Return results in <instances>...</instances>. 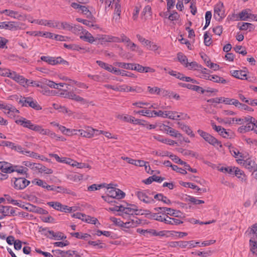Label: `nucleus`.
Masks as SVG:
<instances>
[{"label": "nucleus", "mask_w": 257, "mask_h": 257, "mask_svg": "<svg viewBox=\"0 0 257 257\" xmlns=\"http://www.w3.org/2000/svg\"><path fill=\"white\" fill-rule=\"evenodd\" d=\"M209 104L214 107L220 103H224L226 104H233L235 106L238 103V100L235 99H231L230 97H214L209 99H205Z\"/></svg>", "instance_id": "nucleus-1"}, {"label": "nucleus", "mask_w": 257, "mask_h": 257, "mask_svg": "<svg viewBox=\"0 0 257 257\" xmlns=\"http://www.w3.org/2000/svg\"><path fill=\"white\" fill-rule=\"evenodd\" d=\"M197 132L199 134V135L209 144L215 147H216L217 146H219L220 148L222 147L221 142L219 141L215 138H214L209 134L201 130H198Z\"/></svg>", "instance_id": "nucleus-2"}, {"label": "nucleus", "mask_w": 257, "mask_h": 257, "mask_svg": "<svg viewBox=\"0 0 257 257\" xmlns=\"http://www.w3.org/2000/svg\"><path fill=\"white\" fill-rule=\"evenodd\" d=\"M148 90L152 94H156L158 95H162L163 96H179L177 94H174L173 92H170L168 90L163 89H160L157 87H148Z\"/></svg>", "instance_id": "nucleus-3"}, {"label": "nucleus", "mask_w": 257, "mask_h": 257, "mask_svg": "<svg viewBox=\"0 0 257 257\" xmlns=\"http://www.w3.org/2000/svg\"><path fill=\"white\" fill-rule=\"evenodd\" d=\"M214 18L216 20L220 21L225 17V9L222 3H218L214 8Z\"/></svg>", "instance_id": "nucleus-4"}, {"label": "nucleus", "mask_w": 257, "mask_h": 257, "mask_svg": "<svg viewBox=\"0 0 257 257\" xmlns=\"http://www.w3.org/2000/svg\"><path fill=\"white\" fill-rule=\"evenodd\" d=\"M26 97H23L21 98H19L17 97V101L20 104H21L22 106H29L32 108L39 110L42 109L41 106L38 103L37 101H29L26 99Z\"/></svg>", "instance_id": "nucleus-5"}, {"label": "nucleus", "mask_w": 257, "mask_h": 257, "mask_svg": "<svg viewBox=\"0 0 257 257\" xmlns=\"http://www.w3.org/2000/svg\"><path fill=\"white\" fill-rule=\"evenodd\" d=\"M247 11H250V10H244L239 13L238 15H236V20L247 21L252 20L257 21V15L248 13Z\"/></svg>", "instance_id": "nucleus-6"}, {"label": "nucleus", "mask_w": 257, "mask_h": 257, "mask_svg": "<svg viewBox=\"0 0 257 257\" xmlns=\"http://www.w3.org/2000/svg\"><path fill=\"white\" fill-rule=\"evenodd\" d=\"M155 116H161L163 118H169L172 119H179L180 115L175 111L159 110L155 112Z\"/></svg>", "instance_id": "nucleus-7"}, {"label": "nucleus", "mask_w": 257, "mask_h": 257, "mask_svg": "<svg viewBox=\"0 0 257 257\" xmlns=\"http://www.w3.org/2000/svg\"><path fill=\"white\" fill-rule=\"evenodd\" d=\"M14 179V187L17 190L24 189L30 183V181L24 177L15 178Z\"/></svg>", "instance_id": "nucleus-8"}, {"label": "nucleus", "mask_w": 257, "mask_h": 257, "mask_svg": "<svg viewBox=\"0 0 257 257\" xmlns=\"http://www.w3.org/2000/svg\"><path fill=\"white\" fill-rule=\"evenodd\" d=\"M22 208L30 212H35L40 214H48V212L46 210L39 207H37L29 203H27L26 205H23Z\"/></svg>", "instance_id": "nucleus-9"}, {"label": "nucleus", "mask_w": 257, "mask_h": 257, "mask_svg": "<svg viewBox=\"0 0 257 257\" xmlns=\"http://www.w3.org/2000/svg\"><path fill=\"white\" fill-rule=\"evenodd\" d=\"M136 194L140 201L146 204H152L155 202L154 199L149 197L145 191H137Z\"/></svg>", "instance_id": "nucleus-10"}, {"label": "nucleus", "mask_w": 257, "mask_h": 257, "mask_svg": "<svg viewBox=\"0 0 257 257\" xmlns=\"http://www.w3.org/2000/svg\"><path fill=\"white\" fill-rule=\"evenodd\" d=\"M98 130L94 129L90 126H87L85 130H79L78 132L81 137L90 138L94 136V134L97 133Z\"/></svg>", "instance_id": "nucleus-11"}, {"label": "nucleus", "mask_w": 257, "mask_h": 257, "mask_svg": "<svg viewBox=\"0 0 257 257\" xmlns=\"http://www.w3.org/2000/svg\"><path fill=\"white\" fill-rule=\"evenodd\" d=\"M16 123L34 131L36 130L37 126V124L32 123L30 120H27L24 117H21L20 119L16 120Z\"/></svg>", "instance_id": "nucleus-12"}, {"label": "nucleus", "mask_w": 257, "mask_h": 257, "mask_svg": "<svg viewBox=\"0 0 257 257\" xmlns=\"http://www.w3.org/2000/svg\"><path fill=\"white\" fill-rule=\"evenodd\" d=\"M107 194L112 198H115L117 199H122L125 195V193L122 191L118 188L107 190Z\"/></svg>", "instance_id": "nucleus-13"}, {"label": "nucleus", "mask_w": 257, "mask_h": 257, "mask_svg": "<svg viewBox=\"0 0 257 257\" xmlns=\"http://www.w3.org/2000/svg\"><path fill=\"white\" fill-rule=\"evenodd\" d=\"M11 78L19 83L24 87H28L27 82L28 79L25 78L23 76L18 74L16 72L13 71L10 74Z\"/></svg>", "instance_id": "nucleus-14"}, {"label": "nucleus", "mask_w": 257, "mask_h": 257, "mask_svg": "<svg viewBox=\"0 0 257 257\" xmlns=\"http://www.w3.org/2000/svg\"><path fill=\"white\" fill-rule=\"evenodd\" d=\"M47 232L49 233L51 236H48L47 233H45L44 235L50 239L54 238L57 240H63L66 238V236L64 235L61 232L58 231L55 232L53 230H48Z\"/></svg>", "instance_id": "nucleus-15"}, {"label": "nucleus", "mask_w": 257, "mask_h": 257, "mask_svg": "<svg viewBox=\"0 0 257 257\" xmlns=\"http://www.w3.org/2000/svg\"><path fill=\"white\" fill-rule=\"evenodd\" d=\"M243 165L250 172H255L257 170V165L253 160L248 158L243 161Z\"/></svg>", "instance_id": "nucleus-16"}, {"label": "nucleus", "mask_w": 257, "mask_h": 257, "mask_svg": "<svg viewBox=\"0 0 257 257\" xmlns=\"http://www.w3.org/2000/svg\"><path fill=\"white\" fill-rule=\"evenodd\" d=\"M144 213H143L142 214H145L148 218L161 222L162 221L164 216L160 215L159 213H151L148 210H144Z\"/></svg>", "instance_id": "nucleus-17"}, {"label": "nucleus", "mask_w": 257, "mask_h": 257, "mask_svg": "<svg viewBox=\"0 0 257 257\" xmlns=\"http://www.w3.org/2000/svg\"><path fill=\"white\" fill-rule=\"evenodd\" d=\"M17 167V166H13L11 164L8 162H3V164H2V167H1V171L6 174L11 173L14 172V168Z\"/></svg>", "instance_id": "nucleus-18"}, {"label": "nucleus", "mask_w": 257, "mask_h": 257, "mask_svg": "<svg viewBox=\"0 0 257 257\" xmlns=\"http://www.w3.org/2000/svg\"><path fill=\"white\" fill-rule=\"evenodd\" d=\"M169 247L184 248L187 247L186 241H170L168 243Z\"/></svg>", "instance_id": "nucleus-19"}, {"label": "nucleus", "mask_w": 257, "mask_h": 257, "mask_svg": "<svg viewBox=\"0 0 257 257\" xmlns=\"http://www.w3.org/2000/svg\"><path fill=\"white\" fill-rule=\"evenodd\" d=\"M121 37L122 38V42L127 44L126 46H130L132 51H135L136 48L138 47L136 44L132 42L131 40L123 34H121Z\"/></svg>", "instance_id": "nucleus-20"}, {"label": "nucleus", "mask_w": 257, "mask_h": 257, "mask_svg": "<svg viewBox=\"0 0 257 257\" xmlns=\"http://www.w3.org/2000/svg\"><path fill=\"white\" fill-rule=\"evenodd\" d=\"M64 47L68 49L76 50V51H80L83 50L84 52H89V49L86 48L81 47L79 46L76 44H64Z\"/></svg>", "instance_id": "nucleus-21"}, {"label": "nucleus", "mask_w": 257, "mask_h": 257, "mask_svg": "<svg viewBox=\"0 0 257 257\" xmlns=\"http://www.w3.org/2000/svg\"><path fill=\"white\" fill-rule=\"evenodd\" d=\"M232 75L238 79L242 80H247L248 78L246 77V74L245 71L242 70H233L231 72Z\"/></svg>", "instance_id": "nucleus-22"}, {"label": "nucleus", "mask_w": 257, "mask_h": 257, "mask_svg": "<svg viewBox=\"0 0 257 257\" xmlns=\"http://www.w3.org/2000/svg\"><path fill=\"white\" fill-rule=\"evenodd\" d=\"M80 38L90 43H92L95 41L92 35L86 30H84V34L80 36Z\"/></svg>", "instance_id": "nucleus-23"}, {"label": "nucleus", "mask_w": 257, "mask_h": 257, "mask_svg": "<svg viewBox=\"0 0 257 257\" xmlns=\"http://www.w3.org/2000/svg\"><path fill=\"white\" fill-rule=\"evenodd\" d=\"M167 214L179 218H183L185 217L183 216V213H182L180 211L171 208H169L168 212H167Z\"/></svg>", "instance_id": "nucleus-24"}, {"label": "nucleus", "mask_w": 257, "mask_h": 257, "mask_svg": "<svg viewBox=\"0 0 257 257\" xmlns=\"http://www.w3.org/2000/svg\"><path fill=\"white\" fill-rule=\"evenodd\" d=\"M71 99L76 102L79 103L81 105L84 107H87L89 104H92V102L89 101L88 100L84 99L83 97H72Z\"/></svg>", "instance_id": "nucleus-25"}, {"label": "nucleus", "mask_w": 257, "mask_h": 257, "mask_svg": "<svg viewBox=\"0 0 257 257\" xmlns=\"http://www.w3.org/2000/svg\"><path fill=\"white\" fill-rule=\"evenodd\" d=\"M70 31L76 35L80 36L84 33V30H83L82 27L79 25L72 26V29H71Z\"/></svg>", "instance_id": "nucleus-26"}, {"label": "nucleus", "mask_w": 257, "mask_h": 257, "mask_svg": "<svg viewBox=\"0 0 257 257\" xmlns=\"http://www.w3.org/2000/svg\"><path fill=\"white\" fill-rule=\"evenodd\" d=\"M247 119L249 120L248 121H244V122L246 123L245 125L246 130L247 132L252 131L254 128V124L253 123L254 118L250 117V118H247Z\"/></svg>", "instance_id": "nucleus-27"}, {"label": "nucleus", "mask_w": 257, "mask_h": 257, "mask_svg": "<svg viewBox=\"0 0 257 257\" xmlns=\"http://www.w3.org/2000/svg\"><path fill=\"white\" fill-rule=\"evenodd\" d=\"M115 66L127 70H133L134 64L133 63H126L124 62H116Z\"/></svg>", "instance_id": "nucleus-28"}, {"label": "nucleus", "mask_w": 257, "mask_h": 257, "mask_svg": "<svg viewBox=\"0 0 257 257\" xmlns=\"http://www.w3.org/2000/svg\"><path fill=\"white\" fill-rule=\"evenodd\" d=\"M155 112H157V111L155 110H144L142 109L136 112L137 113L145 115L148 117H153L155 116Z\"/></svg>", "instance_id": "nucleus-29"}, {"label": "nucleus", "mask_w": 257, "mask_h": 257, "mask_svg": "<svg viewBox=\"0 0 257 257\" xmlns=\"http://www.w3.org/2000/svg\"><path fill=\"white\" fill-rule=\"evenodd\" d=\"M250 250L253 253L257 252V242L255 237H253L249 240Z\"/></svg>", "instance_id": "nucleus-30"}, {"label": "nucleus", "mask_w": 257, "mask_h": 257, "mask_svg": "<svg viewBox=\"0 0 257 257\" xmlns=\"http://www.w3.org/2000/svg\"><path fill=\"white\" fill-rule=\"evenodd\" d=\"M177 58L178 61L182 64L185 65V67L188 66V62L187 57L182 53L179 52L177 54Z\"/></svg>", "instance_id": "nucleus-31"}, {"label": "nucleus", "mask_w": 257, "mask_h": 257, "mask_svg": "<svg viewBox=\"0 0 257 257\" xmlns=\"http://www.w3.org/2000/svg\"><path fill=\"white\" fill-rule=\"evenodd\" d=\"M210 80L214 82L220 83L222 84H225L227 82V81L224 79L223 77L215 75H211Z\"/></svg>", "instance_id": "nucleus-32"}, {"label": "nucleus", "mask_w": 257, "mask_h": 257, "mask_svg": "<svg viewBox=\"0 0 257 257\" xmlns=\"http://www.w3.org/2000/svg\"><path fill=\"white\" fill-rule=\"evenodd\" d=\"M57 193H64L68 194L74 195L73 192L70 190L64 188L62 186H55V190Z\"/></svg>", "instance_id": "nucleus-33"}, {"label": "nucleus", "mask_w": 257, "mask_h": 257, "mask_svg": "<svg viewBox=\"0 0 257 257\" xmlns=\"http://www.w3.org/2000/svg\"><path fill=\"white\" fill-rule=\"evenodd\" d=\"M36 132H38L42 135H45L50 136V133H51V131L47 129H44L41 125H37L36 130L35 131Z\"/></svg>", "instance_id": "nucleus-34"}, {"label": "nucleus", "mask_w": 257, "mask_h": 257, "mask_svg": "<svg viewBox=\"0 0 257 257\" xmlns=\"http://www.w3.org/2000/svg\"><path fill=\"white\" fill-rule=\"evenodd\" d=\"M35 36H42L46 38L53 39L54 34L50 32H35Z\"/></svg>", "instance_id": "nucleus-35"}, {"label": "nucleus", "mask_w": 257, "mask_h": 257, "mask_svg": "<svg viewBox=\"0 0 257 257\" xmlns=\"http://www.w3.org/2000/svg\"><path fill=\"white\" fill-rule=\"evenodd\" d=\"M42 82L39 81H34L32 80H28L27 84L28 87L31 86L33 87H41L42 88Z\"/></svg>", "instance_id": "nucleus-36"}, {"label": "nucleus", "mask_w": 257, "mask_h": 257, "mask_svg": "<svg viewBox=\"0 0 257 257\" xmlns=\"http://www.w3.org/2000/svg\"><path fill=\"white\" fill-rule=\"evenodd\" d=\"M219 134L221 136L224 138H231L232 136V133H230L229 132L226 131L225 129L223 127H222L219 132H218Z\"/></svg>", "instance_id": "nucleus-37"}, {"label": "nucleus", "mask_w": 257, "mask_h": 257, "mask_svg": "<svg viewBox=\"0 0 257 257\" xmlns=\"http://www.w3.org/2000/svg\"><path fill=\"white\" fill-rule=\"evenodd\" d=\"M41 59L50 65H55V58L52 57L43 56L41 57Z\"/></svg>", "instance_id": "nucleus-38"}, {"label": "nucleus", "mask_w": 257, "mask_h": 257, "mask_svg": "<svg viewBox=\"0 0 257 257\" xmlns=\"http://www.w3.org/2000/svg\"><path fill=\"white\" fill-rule=\"evenodd\" d=\"M5 196L6 197V199L9 203H11L21 208L22 206H23L21 203H19L17 200L12 199L10 195H5Z\"/></svg>", "instance_id": "nucleus-39"}, {"label": "nucleus", "mask_w": 257, "mask_h": 257, "mask_svg": "<svg viewBox=\"0 0 257 257\" xmlns=\"http://www.w3.org/2000/svg\"><path fill=\"white\" fill-rule=\"evenodd\" d=\"M60 22L58 21H54L52 20H47L46 26L50 27L58 28L60 29L59 27Z\"/></svg>", "instance_id": "nucleus-40"}, {"label": "nucleus", "mask_w": 257, "mask_h": 257, "mask_svg": "<svg viewBox=\"0 0 257 257\" xmlns=\"http://www.w3.org/2000/svg\"><path fill=\"white\" fill-rule=\"evenodd\" d=\"M59 27L60 29H62L63 30H66L70 31L71 29H72V25L66 22H62L60 23Z\"/></svg>", "instance_id": "nucleus-41"}, {"label": "nucleus", "mask_w": 257, "mask_h": 257, "mask_svg": "<svg viewBox=\"0 0 257 257\" xmlns=\"http://www.w3.org/2000/svg\"><path fill=\"white\" fill-rule=\"evenodd\" d=\"M47 204L58 211L61 210V206H62V204L59 202H49L47 203Z\"/></svg>", "instance_id": "nucleus-42"}, {"label": "nucleus", "mask_w": 257, "mask_h": 257, "mask_svg": "<svg viewBox=\"0 0 257 257\" xmlns=\"http://www.w3.org/2000/svg\"><path fill=\"white\" fill-rule=\"evenodd\" d=\"M105 183L96 185L95 184H92L88 187V191H94L100 189L102 187H105Z\"/></svg>", "instance_id": "nucleus-43"}, {"label": "nucleus", "mask_w": 257, "mask_h": 257, "mask_svg": "<svg viewBox=\"0 0 257 257\" xmlns=\"http://www.w3.org/2000/svg\"><path fill=\"white\" fill-rule=\"evenodd\" d=\"M249 120L247 119V117H245L244 118H232L231 120L229 121L230 123H233L234 121L236 124H243L244 121H248Z\"/></svg>", "instance_id": "nucleus-44"}, {"label": "nucleus", "mask_w": 257, "mask_h": 257, "mask_svg": "<svg viewBox=\"0 0 257 257\" xmlns=\"http://www.w3.org/2000/svg\"><path fill=\"white\" fill-rule=\"evenodd\" d=\"M110 35H98L95 38L96 40H98L99 41H101L103 42H108L110 41Z\"/></svg>", "instance_id": "nucleus-45"}, {"label": "nucleus", "mask_w": 257, "mask_h": 257, "mask_svg": "<svg viewBox=\"0 0 257 257\" xmlns=\"http://www.w3.org/2000/svg\"><path fill=\"white\" fill-rule=\"evenodd\" d=\"M100 134H103L104 135L106 138H111V139H114L116 140L117 139V137L115 136H112L111 134L108 132H105L103 131H98V132H97V133L96 134V135H99Z\"/></svg>", "instance_id": "nucleus-46"}, {"label": "nucleus", "mask_w": 257, "mask_h": 257, "mask_svg": "<svg viewBox=\"0 0 257 257\" xmlns=\"http://www.w3.org/2000/svg\"><path fill=\"white\" fill-rule=\"evenodd\" d=\"M168 207H156L154 208V210L156 212H157L158 213H159V214H162V215L163 216H166L167 214V213H166V211L168 212Z\"/></svg>", "instance_id": "nucleus-47"}, {"label": "nucleus", "mask_w": 257, "mask_h": 257, "mask_svg": "<svg viewBox=\"0 0 257 257\" xmlns=\"http://www.w3.org/2000/svg\"><path fill=\"white\" fill-rule=\"evenodd\" d=\"M168 134H169L171 136L175 138H180V137H182L181 134L179 133L178 131L172 128L171 127L169 130Z\"/></svg>", "instance_id": "nucleus-48"}, {"label": "nucleus", "mask_w": 257, "mask_h": 257, "mask_svg": "<svg viewBox=\"0 0 257 257\" xmlns=\"http://www.w3.org/2000/svg\"><path fill=\"white\" fill-rule=\"evenodd\" d=\"M17 168H14V172H17L18 173L21 174H26V176H27V172L28 169L26 167H24L23 166H21L19 169H17Z\"/></svg>", "instance_id": "nucleus-49"}, {"label": "nucleus", "mask_w": 257, "mask_h": 257, "mask_svg": "<svg viewBox=\"0 0 257 257\" xmlns=\"http://www.w3.org/2000/svg\"><path fill=\"white\" fill-rule=\"evenodd\" d=\"M241 100L252 106H257V99H247L246 97H243Z\"/></svg>", "instance_id": "nucleus-50"}, {"label": "nucleus", "mask_w": 257, "mask_h": 257, "mask_svg": "<svg viewBox=\"0 0 257 257\" xmlns=\"http://www.w3.org/2000/svg\"><path fill=\"white\" fill-rule=\"evenodd\" d=\"M32 183L44 188H45V185L47 183L45 181L40 179H35L32 181Z\"/></svg>", "instance_id": "nucleus-51"}, {"label": "nucleus", "mask_w": 257, "mask_h": 257, "mask_svg": "<svg viewBox=\"0 0 257 257\" xmlns=\"http://www.w3.org/2000/svg\"><path fill=\"white\" fill-rule=\"evenodd\" d=\"M43 83L46 84L51 88L58 89V84H57L56 83L54 82L53 81L45 79L44 82H43Z\"/></svg>", "instance_id": "nucleus-52"}, {"label": "nucleus", "mask_w": 257, "mask_h": 257, "mask_svg": "<svg viewBox=\"0 0 257 257\" xmlns=\"http://www.w3.org/2000/svg\"><path fill=\"white\" fill-rule=\"evenodd\" d=\"M137 38L140 42L144 43V44L146 46H149V45H151L152 43L151 41L148 40H146L145 38H143L142 36H141L139 34L137 35Z\"/></svg>", "instance_id": "nucleus-53"}, {"label": "nucleus", "mask_w": 257, "mask_h": 257, "mask_svg": "<svg viewBox=\"0 0 257 257\" xmlns=\"http://www.w3.org/2000/svg\"><path fill=\"white\" fill-rule=\"evenodd\" d=\"M75 210L73 209V207H69L67 205H64L62 204V206H61V210L60 211L64 212H71L72 211H74Z\"/></svg>", "instance_id": "nucleus-54"}, {"label": "nucleus", "mask_w": 257, "mask_h": 257, "mask_svg": "<svg viewBox=\"0 0 257 257\" xmlns=\"http://www.w3.org/2000/svg\"><path fill=\"white\" fill-rule=\"evenodd\" d=\"M9 30L14 31V30H17L20 28V27L17 22H9Z\"/></svg>", "instance_id": "nucleus-55"}, {"label": "nucleus", "mask_w": 257, "mask_h": 257, "mask_svg": "<svg viewBox=\"0 0 257 257\" xmlns=\"http://www.w3.org/2000/svg\"><path fill=\"white\" fill-rule=\"evenodd\" d=\"M204 43L206 46H210L212 43L211 38H209L207 32L205 33L204 35Z\"/></svg>", "instance_id": "nucleus-56"}, {"label": "nucleus", "mask_w": 257, "mask_h": 257, "mask_svg": "<svg viewBox=\"0 0 257 257\" xmlns=\"http://www.w3.org/2000/svg\"><path fill=\"white\" fill-rule=\"evenodd\" d=\"M84 217L86 218V219H85L86 222L91 223L93 224H95L97 221H98L97 218L95 217H91V216L86 215H85Z\"/></svg>", "instance_id": "nucleus-57"}, {"label": "nucleus", "mask_w": 257, "mask_h": 257, "mask_svg": "<svg viewBox=\"0 0 257 257\" xmlns=\"http://www.w3.org/2000/svg\"><path fill=\"white\" fill-rule=\"evenodd\" d=\"M110 220L116 225L121 227L122 224H123V222L120 219H117L114 217L110 218Z\"/></svg>", "instance_id": "nucleus-58"}, {"label": "nucleus", "mask_w": 257, "mask_h": 257, "mask_svg": "<svg viewBox=\"0 0 257 257\" xmlns=\"http://www.w3.org/2000/svg\"><path fill=\"white\" fill-rule=\"evenodd\" d=\"M12 72H10L9 69H2L0 68V75L3 76H7L11 78V75Z\"/></svg>", "instance_id": "nucleus-59"}, {"label": "nucleus", "mask_w": 257, "mask_h": 257, "mask_svg": "<svg viewBox=\"0 0 257 257\" xmlns=\"http://www.w3.org/2000/svg\"><path fill=\"white\" fill-rule=\"evenodd\" d=\"M50 156L56 159V160L58 162L68 163V162L66 161V158H60L59 156L57 154H50Z\"/></svg>", "instance_id": "nucleus-60"}, {"label": "nucleus", "mask_w": 257, "mask_h": 257, "mask_svg": "<svg viewBox=\"0 0 257 257\" xmlns=\"http://www.w3.org/2000/svg\"><path fill=\"white\" fill-rule=\"evenodd\" d=\"M25 154L33 158L37 159L40 158V155L36 153H35L34 152H31L30 151H26L25 152Z\"/></svg>", "instance_id": "nucleus-61"}, {"label": "nucleus", "mask_w": 257, "mask_h": 257, "mask_svg": "<svg viewBox=\"0 0 257 257\" xmlns=\"http://www.w3.org/2000/svg\"><path fill=\"white\" fill-rule=\"evenodd\" d=\"M172 169L176 171L178 173H180L182 174H186L187 171L185 169H183L181 168H179L177 165H174L172 166Z\"/></svg>", "instance_id": "nucleus-62"}, {"label": "nucleus", "mask_w": 257, "mask_h": 257, "mask_svg": "<svg viewBox=\"0 0 257 257\" xmlns=\"http://www.w3.org/2000/svg\"><path fill=\"white\" fill-rule=\"evenodd\" d=\"M188 66H190L189 69H194L195 70H197L199 68H202V66L201 65H199L197 62L195 61L188 63Z\"/></svg>", "instance_id": "nucleus-63"}, {"label": "nucleus", "mask_w": 257, "mask_h": 257, "mask_svg": "<svg viewBox=\"0 0 257 257\" xmlns=\"http://www.w3.org/2000/svg\"><path fill=\"white\" fill-rule=\"evenodd\" d=\"M206 65L215 71L218 70L219 68V66L218 65L210 62V61H208L206 62Z\"/></svg>", "instance_id": "nucleus-64"}]
</instances>
